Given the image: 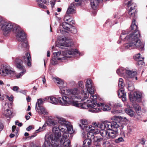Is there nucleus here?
Masks as SVG:
<instances>
[{
	"instance_id": "obj_48",
	"label": "nucleus",
	"mask_w": 147,
	"mask_h": 147,
	"mask_svg": "<svg viewBox=\"0 0 147 147\" xmlns=\"http://www.w3.org/2000/svg\"><path fill=\"white\" fill-rule=\"evenodd\" d=\"M16 126L15 125H13L12 127V131L13 132H15V133L16 134L18 131L17 129H16Z\"/></svg>"
},
{
	"instance_id": "obj_61",
	"label": "nucleus",
	"mask_w": 147,
	"mask_h": 147,
	"mask_svg": "<svg viewBox=\"0 0 147 147\" xmlns=\"http://www.w3.org/2000/svg\"><path fill=\"white\" fill-rule=\"evenodd\" d=\"M47 56L48 57L50 56V53L49 51H47Z\"/></svg>"
},
{
	"instance_id": "obj_60",
	"label": "nucleus",
	"mask_w": 147,
	"mask_h": 147,
	"mask_svg": "<svg viewBox=\"0 0 147 147\" xmlns=\"http://www.w3.org/2000/svg\"><path fill=\"white\" fill-rule=\"evenodd\" d=\"M48 1V0H41V1L42 2L45 4H46Z\"/></svg>"
},
{
	"instance_id": "obj_30",
	"label": "nucleus",
	"mask_w": 147,
	"mask_h": 147,
	"mask_svg": "<svg viewBox=\"0 0 147 147\" xmlns=\"http://www.w3.org/2000/svg\"><path fill=\"white\" fill-rule=\"evenodd\" d=\"M118 95L119 98L126 97V93L124 92L123 88H120L118 91Z\"/></svg>"
},
{
	"instance_id": "obj_58",
	"label": "nucleus",
	"mask_w": 147,
	"mask_h": 147,
	"mask_svg": "<svg viewBox=\"0 0 147 147\" xmlns=\"http://www.w3.org/2000/svg\"><path fill=\"white\" fill-rule=\"evenodd\" d=\"M31 98L29 96H28V97L27 98V100L28 102H30L31 101Z\"/></svg>"
},
{
	"instance_id": "obj_11",
	"label": "nucleus",
	"mask_w": 147,
	"mask_h": 147,
	"mask_svg": "<svg viewBox=\"0 0 147 147\" xmlns=\"http://www.w3.org/2000/svg\"><path fill=\"white\" fill-rule=\"evenodd\" d=\"M86 87L90 94H94L95 90L91 79H89L87 80L86 84Z\"/></svg>"
},
{
	"instance_id": "obj_1",
	"label": "nucleus",
	"mask_w": 147,
	"mask_h": 147,
	"mask_svg": "<svg viewBox=\"0 0 147 147\" xmlns=\"http://www.w3.org/2000/svg\"><path fill=\"white\" fill-rule=\"evenodd\" d=\"M89 92L84 90H82L81 92L78 89L76 88L68 89L66 90V95L63 97V101L61 104L65 106L71 105L76 107L83 109H89L90 112L96 113L100 111L99 108H94L96 106V100L97 96L96 95L90 94L91 100H88L83 103H78L76 100L81 99L82 100L87 99L89 96Z\"/></svg>"
},
{
	"instance_id": "obj_64",
	"label": "nucleus",
	"mask_w": 147,
	"mask_h": 147,
	"mask_svg": "<svg viewBox=\"0 0 147 147\" xmlns=\"http://www.w3.org/2000/svg\"><path fill=\"white\" fill-rule=\"evenodd\" d=\"M42 81L43 83L45 84L46 82V80L45 77L43 78Z\"/></svg>"
},
{
	"instance_id": "obj_35",
	"label": "nucleus",
	"mask_w": 147,
	"mask_h": 147,
	"mask_svg": "<svg viewBox=\"0 0 147 147\" xmlns=\"http://www.w3.org/2000/svg\"><path fill=\"white\" fill-rule=\"evenodd\" d=\"M93 138L94 139V143L99 142L102 141L103 139L102 138L98 135L94 136Z\"/></svg>"
},
{
	"instance_id": "obj_14",
	"label": "nucleus",
	"mask_w": 147,
	"mask_h": 147,
	"mask_svg": "<svg viewBox=\"0 0 147 147\" xmlns=\"http://www.w3.org/2000/svg\"><path fill=\"white\" fill-rule=\"evenodd\" d=\"M2 110L4 115L7 117H10L12 114L11 111L9 109L8 104L3 103Z\"/></svg>"
},
{
	"instance_id": "obj_46",
	"label": "nucleus",
	"mask_w": 147,
	"mask_h": 147,
	"mask_svg": "<svg viewBox=\"0 0 147 147\" xmlns=\"http://www.w3.org/2000/svg\"><path fill=\"white\" fill-rule=\"evenodd\" d=\"M64 20L65 22H67L68 21L72 20H71V18L69 16H66L64 18Z\"/></svg>"
},
{
	"instance_id": "obj_3",
	"label": "nucleus",
	"mask_w": 147,
	"mask_h": 147,
	"mask_svg": "<svg viewBox=\"0 0 147 147\" xmlns=\"http://www.w3.org/2000/svg\"><path fill=\"white\" fill-rule=\"evenodd\" d=\"M100 127L106 130H111L108 132L107 139H112L115 138L118 134V128L119 125L115 121L112 122L105 121L102 122Z\"/></svg>"
},
{
	"instance_id": "obj_38",
	"label": "nucleus",
	"mask_w": 147,
	"mask_h": 147,
	"mask_svg": "<svg viewBox=\"0 0 147 147\" xmlns=\"http://www.w3.org/2000/svg\"><path fill=\"white\" fill-rule=\"evenodd\" d=\"M57 122H55L54 121L51 119H48L47 122L48 125L51 126H54L56 125Z\"/></svg>"
},
{
	"instance_id": "obj_43",
	"label": "nucleus",
	"mask_w": 147,
	"mask_h": 147,
	"mask_svg": "<svg viewBox=\"0 0 147 147\" xmlns=\"http://www.w3.org/2000/svg\"><path fill=\"white\" fill-rule=\"evenodd\" d=\"M38 5L39 6V7L42 8L44 9H46L47 8V7L46 6L44 5L42 3H40V2H38Z\"/></svg>"
},
{
	"instance_id": "obj_54",
	"label": "nucleus",
	"mask_w": 147,
	"mask_h": 147,
	"mask_svg": "<svg viewBox=\"0 0 147 147\" xmlns=\"http://www.w3.org/2000/svg\"><path fill=\"white\" fill-rule=\"evenodd\" d=\"M146 140L144 138H142L141 139V144L142 145H144L145 144Z\"/></svg>"
},
{
	"instance_id": "obj_28",
	"label": "nucleus",
	"mask_w": 147,
	"mask_h": 147,
	"mask_svg": "<svg viewBox=\"0 0 147 147\" xmlns=\"http://www.w3.org/2000/svg\"><path fill=\"white\" fill-rule=\"evenodd\" d=\"M43 101L42 98H40L37 99V102H36L35 106V109L36 111L39 112L38 108L42 107L41 105L43 104Z\"/></svg>"
},
{
	"instance_id": "obj_6",
	"label": "nucleus",
	"mask_w": 147,
	"mask_h": 147,
	"mask_svg": "<svg viewBox=\"0 0 147 147\" xmlns=\"http://www.w3.org/2000/svg\"><path fill=\"white\" fill-rule=\"evenodd\" d=\"M117 73L119 76H123L125 80L128 78H135L136 80L138 79L136 76L137 72L130 70L127 68L125 69L123 67H121L118 69L117 70Z\"/></svg>"
},
{
	"instance_id": "obj_26",
	"label": "nucleus",
	"mask_w": 147,
	"mask_h": 147,
	"mask_svg": "<svg viewBox=\"0 0 147 147\" xmlns=\"http://www.w3.org/2000/svg\"><path fill=\"white\" fill-rule=\"evenodd\" d=\"M132 105L137 114L139 115H140L142 113V112L141 108L139 105L136 103H133Z\"/></svg>"
},
{
	"instance_id": "obj_47",
	"label": "nucleus",
	"mask_w": 147,
	"mask_h": 147,
	"mask_svg": "<svg viewBox=\"0 0 147 147\" xmlns=\"http://www.w3.org/2000/svg\"><path fill=\"white\" fill-rule=\"evenodd\" d=\"M72 27H71L70 28V29L69 30L72 33L74 34L76 33L77 32L76 29L74 28H72Z\"/></svg>"
},
{
	"instance_id": "obj_53",
	"label": "nucleus",
	"mask_w": 147,
	"mask_h": 147,
	"mask_svg": "<svg viewBox=\"0 0 147 147\" xmlns=\"http://www.w3.org/2000/svg\"><path fill=\"white\" fill-rule=\"evenodd\" d=\"M78 86L80 87H82L83 82L82 81H80L78 82Z\"/></svg>"
},
{
	"instance_id": "obj_49",
	"label": "nucleus",
	"mask_w": 147,
	"mask_h": 147,
	"mask_svg": "<svg viewBox=\"0 0 147 147\" xmlns=\"http://www.w3.org/2000/svg\"><path fill=\"white\" fill-rule=\"evenodd\" d=\"M7 98L10 101H13V96L12 95H11L10 96H9L7 95Z\"/></svg>"
},
{
	"instance_id": "obj_13",
	"label": "nucleus",
	"mask_w": 147,
	"mask_h": 147,
	"mask_svg": "<svg viewBox=\"0 0 147 147\" xmlns=\"http://www.w3.org/2000/svg\"><path fill=\"white\" fill-rule=\"evenodd\" d=\"M58 43L60 45L64 47H71L73 45L71 41L67 39V38L65 37L60 40Z\"/></svg>"
},
{
	"instance_id": "obj_12",
	"label": "nucleus",
	"mask_w": 147,
	"mask_h": 147,
	"mask_svg": "<svg viewBox=\"0 0 147 147\" xmlns=\"http://www.w3.org/2000/svg\"><path fill=\"white\" fill-rule=\"evenodd\" d=\"M65 96V94L62 96V97H59L58 99L56 97L53 96H50L48 97V102L53 104L56 105L58 102L59 103L63 106H64L61 104V102H62L63 101V97Z\"/></svg>"
},
{
	"instance_id": "obj_10",
	"label": "nucleus",
	"mask_w": 147,
	"mask_h": 147,
	"mask_svg": "<svg viewBox=\"0 0 147 147\" xmlns=\"http://www.w3.org/2000/svg\"><path fill=\"white\" fill-rule=\"evenodd\" d=\"M127 6H131L128 11L129 14L131 18L136 16V14L137 12L136 10L135 9V7L137 6L136 4L133 3L131 1H129L127 3Z\"/></svg>"
},
{
	"instance_id": "obj_55",
	"label": "nucleus",
	"mask_w": 147,
	"mask_h": 147,
	"mask_svg": "<svg viewBox=\"0 0 147 147\" xmlns=\"http://www.w3.org/2000/svg\"><path fill=\"white\" fill-rule=\"evenodd\" d=\"M32 128V126L30 125L27 128L26 130L28 131H29Z\"/></svg>"
},
{
	"instance_id": "obj_16",
	"label": "nucleus",
	"mask_w": 147,
	"mask_h": 147,
	"mask_svg": "<svg viewBox=\"0 0 147 147\" xmlns=\"http://www.w3.org/2000/svg\"><path fill=\"white\" fill-rule=\"evenodd\" d=\"M129 97L130 101L133 103L138 98H141V95L139 92H136L134 93L132 96L131 93H129Z\"/></svg>"
},
{
	"instance_id": "obj_18",
	"label": "nucleus",
	"mask_w": 147,
	"mask_h": 147,
	"mask_svg": "<svg viewBox=\"0 0 147 147\" xmlns=\"http://www.w3.org/2000/svg\"><path fill=\"white\" fill-rule=\"evenodd\" d=\"M134 59L138 61V65H143L144 63L143 62L144 58L141 57L140 53H138L134 57Z\"/></svg>"
},
{
	"instance_id": "obj_15",
	"label": "nucleus",
	"mask_w": 147,
	"mask_h": 147,
	"mask_svg": "<svg viewBox=\"0 0 147 147\" xmlns=\"http://www.w3.org/2000/svg\"><path fill=\"white\" fill-rule=\"evenodd\" d=\"M96 106L94 108H97L100 109V110L98 112L101 111V109L104 111H108L111 109L110 103L107 104L102 103L100 104V105L98 104H97V102H96Z\"/></svg>"
},
{
	"instance_id": "obj_29",
	"label": "nucleus",
	"mask_w": 147,
	"mask_h": 147,
	"mask_svg": "<svg viewBox=\"0 0 147 147\" xmlns=\"http://www.w3.org/2000/svg\"><path fill=\"white\" fill-rule=\"evenodd\" d=\"M125 112L130 117H132L135 115V112L131 109L129 108H126L125 109Z\"/></svg>"
},
{
	"instance_id": "obj_41",
	"label": "nucleus",
	"mask_w": 147,
	"mask_h": 147,
	"mask_svg": "<svg viewBox=\"0 0 147 147\" xmlns=\"http://www.w3.org/2000/svg\"><path fill=\"white\" fill-rule=\"evenodd\" d=\"M47 125L45 123L43 125L42 127H40L38 129L36 130V132H38L42 131L44 130L45 129V127Z\"/></svg>"
},
{
	"instance_id": "obj_39",
	"label": "nucleus",
	"mask_w": 147,
	"mask_h": 147,
	"mask_svg": "<svg viewBox=\"0 0 147 147\" xmlns=\"http://www.w3.org/2000/svg\"><path fill=\"white\" fill-rule=\"evenodd\" d=\"M111 106L116 108H118L119 107H121V105L120 103H114L113 102H111L110 103Z\"/></svg>"
},
{
	"instance_id": "obj_4",
	"label": "nucleus",
	"mask_w": 147,
	"mask_h": 147,
	"mask_svg": "<svg viewBox=\"0 0 147 147\" xmlns=\"http://www.w3.org/2000/svg\"><path fill=\"white\" fill-rule=\"evenodd\" d=\"M63 55L61 54V52L53 53L54 57L57 59L58 60L63 62H66L68 58L71 57L70 55H76L77 56H82L83 54L79 53L77 49H71L67 50L63 53Z\"/></svg>"
},
{
	"instance_id": "obj_50",
	"label": "nucleus",
	"mask_w": 147,
	"mask_h": 147,
	"mask_svg": "<svg viewBox=\"0 0 147 147\" xmlns=\"http://www.w3.org/2000/svg\"><path fill=\"white\" fill-rule=\"evenodd\" d=\"M15 124L18 125L19 127H21L22 125V123H19L18 121H16L15 122Z\"/></svg>"
},
{
	"instance_id": "obj_57",
	"label": "nucleus",
	"mask_w": 147,
	"mask_h": 147,
	"mask_svg": "<svg viewBox=\"0 0 147 147\" xmlns=\"http://www.w3.org/2000/svg\"><path fill=\"white\" fill-rule=\"evenodd\" d=\"M4 96L2 95L0 93V100H4Z\"/></svg>"
},
{
	"instance_id": "obj_42",
	"label": "nucleus",
	"mask_w": 147,
	"mask_h": 147,
	"mask_svg": "<svg viewBox=\"0 0 147 147\" xmlns=\"http://www.w3.org/2000/svg\"><path fill=\"white\" fill-rule=\"evenodd\" d=\"M102 123L101 124H98L96 123H92V125L93 126H91V127H94L95 129H97V128L99 127L101 128V127H100V125L102 124Z\"/></svg>"
},
{
	"instance_id": "obj_63",
	"label": "nucleus",
	"mask_w": 147,
	"mask_h": 147,
	"mask_svg": "<svg viewBox=\"0 0 147 147\" xmlns=\"http://www.w3.org/2000/svg\"><path fill=\"white\" fill-rule=\"evenodd\" d=\"M4 84L2 80H0V85L2 86Z\"/></svg>"
},
{
	"instance_id": "obj_5",
	"label": "nucleus",
	"mask_w": 147,
	"mask_h": 147,
	"mask_svg": "<svg viewBox=\"0 0 147 147\" xmlns=\"http://www.w3.org/2000/svg\"><path fill=\"white\" fill-rule=\"evenodd\" d=\"M18 26L11 22L5 21L0 16V30L3 31L5 35L11 32H15V29H17Z\"/></svg>"
},
{
	"instance_id": "obj_20",
	"label": "nucleus",
	"mask_w": 147,
	"mask_h": 147,
	"mask_svg": "<svg viewBox=\"0 0 147 147\" xmlns=\"http://www.w3.org/2000/svg\"><path fill=\"white\" fill-rule=\"evenodd\" d=\"M101 130L99 131L97 129L98 132H97L95 134H100L105 140L107 139V134L108 132L105 128H102L101 127Z\"/></svg>"
},
{
	"instance_id": "obj_7",
	"label": "nucleus",
	"mask_w": 147,
	"mask_h": 147,
	"mask_svg": "<svg viewBox=\"0 0 147 147\" xmlns=\"http://www.w3.org/2000/svg\"><path fill=\"white\" fill-rule=\"evenodd\" d=\"M1 75L4 76H8L13 78L15 76L16 71L11 67L8 65H4L1 66L0 69Z\"/></svg>"
},
{
	"instance_id": "obj_23",
	"label": "nucleus",
	"mask_w": 147,
	"mask_h": 147,
	"mask_svg": "<svg viewBox=\"0 0 147 147\" xmlns=\"http://www.w3.org/2000/svg\"><path fill=\"white\" fill-rule=\"evenodd\" d=\"M132 78H126V80L127 83L128 85L127 88L128 90L130 91H132L134 89V87L133 84L131 82V79H134Z\"/></svg>"
},
{
	"instance_id": "obj_62",
	"label": "nucleus",
	"mask_w": 147,
	"mask_h": 147,
	"mask_svg": "<svg viewBox=\"0 0 147 147\" xmlns=\"http://www.w3.org/2000/svg\"><path fill=\"white\" fill-rule=\"evenodd\" d=\"M15 136V135L14 134H10V135L9 136L11 138H12L14 137Z\"/></svg>"
},
{
	"instance_id": "obj_2",
	"label": "nucleus",
	"mask_w": 147,
	"mask_h": 147,
	"mask_svg": "<svg viewBox=\"0 0 147 147\" xmlns=\"http://www.w3.org/2000/svg\"><path fill=\"white\" fill-rule=\"evenodd\" d=\"M131 30L134 32L128 35L129 33L127 31H123L120 36L121 39L124 41L127 40L129 43L124 45L125 49H131L135 47L138 48L141 46V41L139 39L140 34L138 30V26L136 24V20L134 17L133 18L131 25Z\"/></svg>"
},
{
	"instance_id": "obj_21",
	"label": "nucleus",
	"mask_w": 147,
	"mask_h": 147,
	"mask_svg": "<svg viewBox=\"0 0 147 147\" xmlns=\"http://www.w3.org/2000/svg\"><path fill=\"white\" fill-rule=\"evenodd\" d=\"M74 23V21L70 20L69 23L67 22L62 23L61 24V26L64 29L68 30L70 29V27H73L72 24H73Z\"/></svg>"
},
{
	"instance_id": "obj_56",
	"label": "nucleus",
	"mask_w": 147,
	"mask_h": 147,
	"mask_svg": "<svg viewBox=\"0 0 147 147\" xmlns=\"http://www.w3.org/2000/svg\"><path fill=\"white\" fill-rule=\"evenodd\" d=\"M3 124L0 122V131H1L3 129Z\"/></svg>"
},
{
	"instance_id": "obj_27",
	"label": "nucleus",
	"mask_w": 147,
	"mask_h": 147,
	"mask_svg": "<svg viewBox=\"0 0 147 147\" xmlns=\"http://www.w3.org/2000/svg\"><path fill=\"white\" fill-rule=\"evenodd\" d=\"M28 48V43L25 42H22L21 44H20L18 47V49L21 50H27Z\"/></svg>"
},
{
	"instance_id": "obj_59",
	"label": "nucleus",
	"mask_w": 147,
	"mask_h": 147,
	"mask_svg": "<svg viewBox=\"0 0 147 147\" xmlns=\"http://www.w3.org/2000/svg\"><path fill=\"white\" fill-rule=\"evenodd\" d=\"M48 97H47L42 100L43 101V102L45 101H47V100L48 101Z\"/></svg>"
},
{
	"instance_id": "obj_36",
	"label": "nucleus",
	"mask_w": 147,
	"mask_h": 147,
	"mask_svg": "<svg viewBox=\"0 0 147 147\" xmlns=\"http://www.w3.org/2000/svg\"><path fill=\"white\" fill-rule=\"evenodd\" d=\"M81 123L82 125L80 124L79 125L80 127L81 128H83L84 126H85L88 124V121L86 119H82L81 121Z\"/></svg>"
},
{
	"instance_id": "obj_31",
	"label": "nucleus",
	"mask_w": 147,
	"mask_h": 147,
	"mask_svg": "<svg viewBox=\"0 0 147 147\" xmlns=\"http://www.w3.org/2000/svg\"><path fill=\"white\" fill-rule=\"evenodd\" d=\"M116 18V15H115L114 16V18L113 19L110 20L108 19L106 21L105 23L107 24L108 23H109L110 26H111L113 25H114L115 24H116L117 23V22H115V20L116 19H115V18Z\"/></svg>"
},
{
	"instance_id": "obj_44",
	"label": "nucleus",
	"mask_w": 147,
	"mask_h": 147,
	"mask_svg": "<svg viewBox=\"0 0 147 147\" xmlns=\"http://www.w3.org/2000/svg\"><path fill=\"white\" fill-rule=\"evenodd\" d=\"M57 59L55 57H54L52 59L51 63L53 65H55L57 63Z\"/></svg>"
},
{
	"instance_id": "obj_25",
	"label": "nucleus",
	"mask_w": 147,
	"mask_h": 147,
	"mask_svg": "<svg viewBox=\"0 0 147 147\" xmlns=\"http://www.w3.org/2000/svg\"><path fill=\"white\" fill-rule=\"evenodd\" d=\"M82 129L84 130H86L87 132L94 131V134H96L97 132H98L97 129H95L94 127H91L90 125L88 126L87 125L84 126Z\"/></svg>"
},
{
	"instance_id": "obj_37",
	"label": "nucleus",
	"mask_w": 147,
	"mask_h": 147,
	"mask_svg": "<svg viewBox=\"0 0 147 147\" xmlns=\"http://www.w3.org/2000/svg\"><path fill=\"white\" fill-rule=\"evenodd\" d=\"M94 134H94V131L88 132V133L87 134V136L88 138V139H89L91 140V139L93 138V137L94 136Z\"/></svg>"
},
{
	"instance_id": "obj_17",
	"label": "nucleus",
	"mask_w": 147,
	"mask_h": 147,
	"mask_svg": "<svg viewBox=\"0 0 147 147\" xmlns=\"http://www.w3.org/2000/svg\"><path fill=\"white\" fill-rule=\"evenodd\" d=\"M22 59L25 63H26L27 65L29 67L31 66V58L29 53H27L25 56L23 57Z\"/></svg>"
},
{
	"instance_id": "obj_8",
	"label": "nucleus",
	"mask_w": 147,
	"mask_h": 147,
	"mask_svg": "<svg viewBox=\"0 0 147 147\" xmlns=\"http://www.w3.org/2000/svg\"><path fill=\"white\" fill-rule=\"evenodd\" d=\"M53 81L57 83L59 87L60 90V93L62 94H65L66 95V90L64 88L67 86V84L66 82H64L58 78H53Z\"/></svg>"
},
{
	"instance_id": "obj_34",
	"label": "nucleus",
	"mask_w": 147,
	"mask_h": 147,
	"mask_svg": "<svg viewBox=\"0 0 147 147\" xmlns=\"http://www.w3.org/2000/svg\"><path fill=\"white\" fill-rule=\"evenodd\" d=\"M21 70L22 71L16 74L14 77H15L17 79L19 78L26 73V69Z\"/></svg>"
},
{
	"instance_id": "obj_45",
	"label": "nucleus",
	"mask_w": 147,
	"mask_h": 147,
	"mask_svg": "<svg viewBox=\"0 0 147 147\" xmlns=\"http://www.w3.org/2000/svg\"><path fill=\"white\" fill-rule=\"evenodd\" d=\"M124 141V140L122 137H120L116 139L115 142L116 143H119L121 142H122Z\"/></svg>"
},
{
	"instance_id": "obj_22",
	"label": "nucleus",
	"mask_w": 147,
	"mask_h": 147,
	"mask_svg": "<svg viewBox=\"0 0 147 147\" xmlns=\"http://www.w3.org/2000/svg\"><path fill=\"white\" fill-rule=\"evenodd\" d=\"M77 5V4L75 2H73L71 3L67 10L66 12L68 14H69L75 13V8H76Z\"/></svg>"
},
{
	"instance_id": "obj_24",
	"label": "nucleus",
	"mask_w": 147,
	"mask_h": 147,
	"mask_svg": "<svg viewBox=\"0 0 147 147\" xmlns=\"http://www.w3.org/2000/svg\"><path fill=\"white\" fill-rule=\"evenodd\" d=\"M102 1V0H90V5L92 9L95 10L98 7L99 3Z\"/></svg>"
},
{
	"instance_id": "obj_9",
	"label": "nucleus",
	"mask_w": 147,
	"mask_h": 147,
	"mask_svg": "<svg viewBox=\"0 0 147 147\" xmlns=\"http://www.w3.org/2000/svg\"><path fill=\"white\" fill-rule=\"evenodd\" d=\"M17 29H15L13 32L16 34V39L19 41L23 42L26 39V35L23 30L18 26Z\"/></svg>"
},
{
	"instance_id": "obj_32",
	"label": "nucleus",
	"mask_w": 147,
	"mask_h": 147,
	"mask_svg": "<svg viewBox=\"0 0 147 147\" xmlns=\"http://www.w3.org/2000/svg\"><path fill=\"white\" fill-rule=\"evenodd\" d=\"M114 120L120 121H123L126 119L125 117H122L121 116H114L113 117Z\"/></svg>"
},
{
	"instance_id": "obj_33",
	"label": "nucleus",
	"mask_w": 147,
	"mask_h": 147,
	"mask_svg": "<svg viewBox=\"0 0 147 147\" xmlns=\"http://www.w3.org/2000/svg\"><path fill=\"white\" fill-rule=\"evenodd\" d=\"M39 109V112L40 113L44 115H47L48 114V112L47 111L46 109L43 107H41L38 108Z\"/></svg>"
},
{
	"instance_id": "obj_40",
	"label": "nucleus",
	"mask_w": 147,
	"mask_h": 147,
	"mask_svg": "<svg viewBox=\"0 0 147 147\" xmlns=\"http://www.w3.org/2000/svg\"><path fill=\"white\" fill-rule=\"evenodd\" d=\"M124 86L123 79L122 78H120L119 80V87L121 88H123Z\"/></svg>"
},
{
	"instance_id": "obj_52",
	"label": "nucleus",
	"mask_w": 147,
	"mask_h": 147,
	"mask_svg": "<svg viewBox=\"0 0 147 147\" xmlns=\"http://www.w3.org/2000/svg\"><path fill=\"white\" fill-rule=\"evenodd\" d=\"M50 3L52 8H53L55 4V1H51Z\"/></svg>"
},
{
	"instance_id": "obj_19",
	"label": "nucleus",
	"mask_w": 147,
	"mask_h": 147,
	"mask_svg": "<svg viewBox=\"0 0 147 147\" xmlns=\"http://www.w3.org/2000/svg\"><path fill=\"white\" fill-rule=\"evenodd\" d=\"M16 67L20 70L25 69L23 65V62L22 60L19 58H16L15 61Z\"/></svg>"
},
{
	"instance_id": "obj_51",
	"label": "nucleus",
	"mask_w": 147,
	"mask_h": 147,
	"mask_svg": "<svg viewBox=\"0 0 147 147\" xmlns=\"http://www.w3.org/2000/svg\"><path fill=\"white\" fill-rule=\"evenodd\" d=\"M19 88L18 87L15 86H14L13 87V88H12V90L14 91H17L18 90H19Z\"/></svg>"
}]
</instances>
